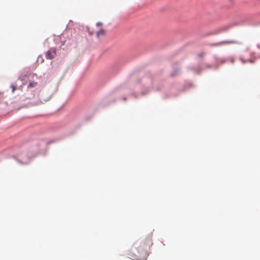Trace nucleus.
<instances>
[{"label": "nucleus", "mask_w": 260, "mask_h": 260, "mask_svg": "<svg viewBox=\"0 0 260 260\" xmlns=\"http://www.w3.org/2000/svg\"><path fill=\"white\" fill-rule=\"evenodd\" d=\"M102 25V23L101 22H98V23H96V25H97L98 26H101Z\"/></svg>", "instance_id": "nucleus-7"}, {"label": "nucleus", "mask_w": 260, "mask_h": 260, "mask_svg": "<svg viewBox=\"0 0 260 260\" xmlns=\"http://www.w3.org/2000/svg\"><path fill=\"white\" fill-rule=\"evenodd\" d=\"M11 87L12 88V92H14L16 90V86L14 84H12L11 85Z\"/></svg>", "instance_id": "nucleus-6"}, {"label": "nucleus", "mask_w": 260, "mask_h": 260, "mask_svg": "<svg viewBox=\"0 0 260 260\" xmlns=\"http://www.w3.org/2000/svg\"><path fill=\"white\" fill-rule=\"evenodd\" d=\"M37 84V83L35 81H31L29 83L28 87L32 88L35 86Z\"/></svg>", "instance_id": "nucleus-4"}, {"label": "nucleus", "mask_w": 260, "mask_h": 260, "mask_svg": "<svg viewBox=\"0 0 260 260\" xmlns=\"http://www.w3.org/2000/svg\"><path fill=\"white\" fill-rule=\"evenodd\" d=\"M152 245L151 236L141 242H136L128 255L134 260H146L149 255L148 250Z\"/></svg>", "instance_id": "nucleus-1"}, {"label": "nucleus", "mask_w": 260, "mask_h": 260, "mask_svg": "<svg viewBox=\"0 0 260 260\" xmlns=\"http://www.w3.org/2000/svg\"><path fill=\"white\" fill-rule=\"evenodd\" d=\"M235 42L234 41H224V42H220L218 43V44H232V43H234Z\"/></svg>", "instance_id": "nucleus-5"}, {"label": "nucleus", "mask_w": 260, "mask_h": 260, "mask_svg": "<svg viewBox=\"0 0 260 260\" xmlns=\"http://www.w3.org/2000/svg\"><path fill=\"white\" fill-rule=\"evenodd\" d=\"M55 54L56 52L55 50H48L46 53V57L47 59H52L54 57Z\"/></svg>", "instance_id": "nucleus-2"}, {"label": "nucleus", "mask_w": 260, "mask_h": 260, "mask_svg": "<svg viewBox=\"0 0 260 260\" xmlns=\"http://www.w3.org/2000/svg\"><path fill=\"white\" fill-rule=\"evenodd\" d=\"M106 35V31L103 29H100L96 32V36L100 37V36H104Z\"/></svg>", "instance_id": "nucleus-3"}]
</instances>
